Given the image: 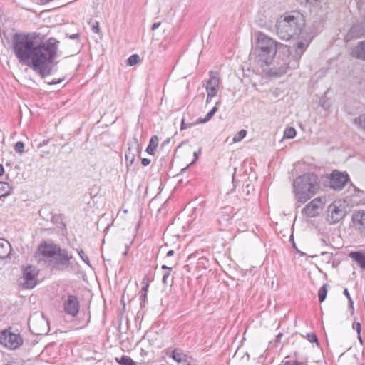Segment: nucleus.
<instances>
[{"label": "nucleus", "mask_w": 365, "mask_h": 365, "mask_svg": "<svg viewBox=\"0 0 365 365\" xmlns=\"http://www.w3.org/2000/svg\"><path fill=\"white\" fill-rule=\"evenodd\" d=\"M58 44L54 38L37 43L30 34H15L12 38V50L19 62L31 68L42 78L51 73Z\"/></svg>", "instance_id": "f257e3e1"}, {"label": "nucleus", "mask_w": 365, "mask_h": 365, "mask_svg": "<svg viewBox=\"0 0 365 365\" xmlns=\"http://www.w3.org/2000/svg\"><path fill=\"white\" fill-rule=\"evenodd\" d=\"M282 46L264 33L258 32L256 47L250 54V58L262 71H266V68L272 62L278 48Z\"/></svg>", "instance_id": "f03ea898"}, {"label": "nucleus", "mask_w": 365, "mask_h": 365, "mask_svg": "<svg viewBox=\"0 0 365 365\" xmlns=\"http://www.w3.org/2000/svg\"><path fill=\"white\" fill-rule=\"evenodd\" d=\"M293 189L297 201L304 204L318 192V177L313 173L300 175L294 180Z\"/></svg>", "instance_id": "7ed1b4c3"}, {"label": "nucleus", "mask_w": 365, "mask_h": 365, "mask_svg": "<svg viewBox=\"0 0 365 365\" xmlns=\"http://www.w3.org/2000/svg\"><path fill=\"white\" fill-rule=\"evenodd\" d=\"M275 27L277 35L279 38L289 40L300 34L304 27V22L299 14H286L277 20Z\"/></svg>", "instance_id": "20e7f679"}, {"label": "nucleus", "mask_w": 365, "mask_h": 365, "mask_svg": "<svg viewBox=\"0 0 365 365\" xmlns=\"http://www.w3.org/2000/svg\"><path fill=\"white\" fill-rule=\"evenodd\" d=\"M282 56L279 53L274 60L272 67L266 68L264 71L269 76L279 77L284 75L289 69H295L297 67L292 66L293 61L291 58V51L287 46H283Z\"/></svg>", "instance_id": "39448f33"}, {"label": "nucleus", "mask_w": 365, "mask_h": 365, "mask_svg": "<svg viewBox=\"0 0 365 365\" xmlns=\"http://www.w3.org/2000/svg\"><path fill=\"white\" fill-rule=\"evenodd\" d=\"M72 259L73 256L66 250L60 247L53 257L48 261V265L52 270L63 271L71 265Z\"/></svg>", "instance_id": "423d86ee"}, {"label": "nucleus", "mask_w": 365, "mask_h": 365, "mask_svg": "<svg viewBox=\"0 0 365 365\" xmlns=\"http://www.w3.org/2000/svg\"><path fill=\"white\" fill-rule=\"evenodd\" d=\"M346 214L344 202L336 200L329 205L327 211V220L334 225L341 220Z\"/></svg>", "instance_id": "0eeeda50"}, {"label": "nucleus", "mask_w": 365, "mask_h": 365, "mask_svg": "<svg viewBox=\"0 0 365 365\" xmlns=\"http://www.w3.org/2000/svg\"><path fill=\"white\" fill-rule=\"evenodd\" d=\"M0 344L10 349H16L23 344V339L20 334L5 329L0 333Z\"/></svg>", "instance_id": "6e6552de"}, {"label": "nucleus", "mask_w": 365, "mask_h": 365, "mask_svg": "<svg viewBox=\"0 0 365 365\" xmlns=\"http://www.w3.org/2000/svg\"><path fill=\"white\" fill-rule=\"evenodd\" d=\"M324 205V199L317 197L310 201L302 210V213L307 217H314L319 214V210Z\"/></svg>", "instance_id": "1a4fd4ad"}, {"label": "nucleus", "mask_w": 365, "mask_h": 365, "mask_svg": "<svg viewBox=\"0 0 365 365\" xmlns=\"http://www.w3.org/2000/svg\"><path fill=\"white\" fill-rule=\"evenodd\" d=\"M38 271L35 267L28 266L23 272V286L26 289H32L37 284Z\"/></svg>", "instance_id": "9d476101"}, {"label": "nucleus", "mask_w": 365, "mask_h": 365, "mask_svg": "<svg viewBox=\"0 0 365 365\" xmlns=\"http://www.w3.org/2000/svg\"><path fill=\"white\" fill-rule=\"evenodd\" d=\"M63 306V310L66 314L73 317L78 315L80 309V302L76 296L69 294L64 300Z\"/></svg>", "instance_id": "9b49d317"}, {"label": "nucleus", "mask_w": 365, "mask_h": 365, "mask_svg": "<svg viewBox=\"0 0 365 365\" xmlns=\"http://www.w3.org/2000/svg\"><path fill=\"white\" fill-rule=\"evenodd\" d=\"M220 78L212 71L210 72V78L205 84V89L207 93L206 103H207L212 98L215 97L219 89Z\"/></svg>", "instance_id": "f8f14e48"}, {"label": "nucleus", "mask_w": 365, "mask_h": 365, "mask_svg": "<svg viewBox=\"0 0 365 365\" xmlns=\"http://www.w3.org/2000/svg\"><path fill=\"white\" fill-rule=\"evenodd\" d=\"M349 179L348 174L334 170L330 179V186L335 190H341L346 185Z\"/></svg>", "instance_id": "ddd939ff"}, {"label": "nucleus", "mask_w": 365, "mask_h": 365, "mask_svg": "<svg viewBox=\"0 0 365 365\" xmlns=\"http://www.w3.org/2000/svg\"><path fill=\"white\" fill-rule=\"evenodd\" d=\"M351 222L354 230L361 236L365 237V211L359 210L354 212Z\"/></svg>", "instance_id": "4468645a"}, {"label": "nucleus", "mask_w": 365, "mask_h": 365, "mask_svg": "<svg viewBox=\"0 0 365 365\" xmlns=\"http://www.w3.org/2000/svg\"><path fill=\"white\" fill-rule=\"evenodd\" d=\"M59 248V246L54 244H41L38 247L37 253L49 260L53 257Z\"/></svg>", "instance_id": "2eb2a0df"}, {"label": "nucleus", "mask_w": 365, "mask_h": 365, "mask_svg": "<svg viewBox=\"0 0 365 365\" xmlns=\"http://www.w3.org/2000/svg\"><path fill=\"white\" fill-rule=\"evenodd\" d=\"M308 46V43L304 41H299L296 44V48L294 50V53L291 55V58L293 61L292 66L298 67L299 63V60L306 51Z\"/></svg>", "instance_id": "dca6fc26"}, {"label": "nucleus", "mask_w": 365, "mask_h": 365, "mask_svg": "<svg viewBox=\"0 0 365 365\" xmlns=\"http://www.w3.org/2000/svg\"><path fill=\"white\" fill-rule=\"evenodd\" d=\"M11 247L10 243L4 240L0 239V259H5L10 255Z\"/></svg>", "instance_id": "f3484780"}, {"label": "nucleus", "mask_w": 365, "mask_h": 365, "mask_svg": "<svg viewBox=\"0 0 365 365\" xmlns=\"http://www.w3.org/2000/svg\"><path fill=\"white\" fill-rule=\"evenodd\" d=\"M349 256L354 259L361 268L365 269V252H351Z\"/></svg>", "instance_id": "a211bd4d"}, {"label": "nucleus", "mask_w": 365, "mask_h": 365, "mask_svg": "<svg viewBox=\"0 0 365 365\" xmlns=\"http://www.w3.org/2000/svg\"><path fill=\"white\" fill-rule=\"evenodd\" d=\"M351 54L358 59L365 60V41L360 42L356 46Z\"/></svg>", "instance_id": "6ab92c4d"}, {"label": "nucleus", "mask_w": 365, "mask_h": 365, "mask_svg": "<svg viewBox=\"0 0 365 365\" xmlns=\"http://www.w3.org/2000/svg\"><path fill=\"white\" fill-rule=\"evenodd\" d=\"M142 283H143V287L141 289V296H140L141 307L145 305V303L147 299V293H148V287H149L147 276L144 277V278L143 279Z\"/></svg>", "instance_id": "aec40b11"}, {"label": "nucleus", "mask_w": 365, "mask_h": 365, "mask_svg": "<svg viewBox=\"0 0 365 365\" xmlns=\"http://www.w3.org/2000/svg\"><path fill=\"white\" fill-rule=\"evenodd\" d=\"M158 145V138L157 135H153L150 140L148 146L147 147L146 151L150 155H154L155 150Z\"/></svg>", "instance_id": "412c9836"}, {"label": "nucleus", "mask_w": 365, "mask_h": 365, "mask_svg": "<svg viewBox=\"0 0 365 365\" xmlns=\"http://www.w3.org/2000/svg\"><path fill=\"white\" fill-rule=\"evenodd\" d=\"M353 123L357 128L365 132V113L360 114L353 120Z\"/></svg>", "instance_id": "4be33fe9"}, {"label": "nucleus", "mask_w": 365, "mask_h": 365, "mask_svg": "<svg viewBox=\"0 0 365 365\" xmlns=\"http://www.w3.org/2000/svg\"><path fill=\"white\" fill-rule=\"evenodd\" d=\"M172 358L177 362L180 363L186 361L187 356L180 349H175L172 353Z\"/></svg>", "instance_id": "5701e85b"}, {"label": "nucleus", "mask_w": 365, "mask_h": 365, "mask_svg": "<svg viewBox=\"0 0 365 365\" xmlns=\"http://www.w3.org/2000/svg\"><path fill=\"white\" fill-rule=\"evenodd\" d=\"M11 187L9 183L0 182V198L6 197L11 194Z\"/></svg>", "instance_id": "b1692460"}, {"label": "nucleus", "mask_w": 365, "mask_h": 365, "mask_svg": "<svg viewBox=\"0 0 365 365\" xmlns=\"http://www.w3.org/2000/svg\"><path fill=\"white\" fill-rule=\"evenodd\" d=\"M115 361L120 365H137V364L128 356L123 355L121 357H116Z\"/></svg>", "instance_id": "393cba45"}, {"label": "nucleus", "mask_w": 365, "mask_h": 365, "mask_svg": "<svg viewBox=\"0 0 365 365\" xmlns=\"http://www.w3.org/2000/svg\"><path fill=\"white\" fill-rule=\"evenodd\" d=\"M322 1V0H298L301 5H303L309 9L319 6Z\"/></svg>", "instance_id": "a878e982"}, {"label": "nucleus", "mask_w": 365, "mask_h": 365, "mask_svg": "<svg viewBox=\"0 0 365 365\" xmlns=\"http://www.w3.org/2000/svg\"><path fill=\"white\" fill-rule=\"evenodd\" d=\"M247 135V130L242 129L237 132L233 137V143L240 142Z\"/></svg>", "instance_id": "bb28decb"}, {"label": "nucleus", "mask_w": 365, "mask_h": 365, "mask_svg": "<svg viewBox=\"0 0 365 365\" xmlns=\"http://www.w3.org/2000/svg\"><path fill=\"white\" fill-rule=\"evenodd\" d=\"M327 294V284H324L319 290L318 297L320 302H322L326 299Z\"/></svg>", "instance_id": "cd10ccee"}, {"label": "nucleus", "mask_w": 365, "mask_h": 365, "mask_svg": "<svg viewBox=\"0 0 365 365\" xmlns=\"http://www.w3.org/2000/svg\"><path fill=\"white\" fill-rule=\"evenodd\" d=\"M296 135V130L294 128H287L284 131V138L287 139L294 138Z\"/></svg>", "instance_id": "c85d7f7f"}, {"label": "nucleus", "mask_w": 365, "mask_h": 365, "mask_svg": "<svg viewBox=\"0 0 365 365\" xmlns=\"http://www.w3.org/2000/svg\"><path fill=\"white\" fill-rule=\"evenodd\" d=\"M140 61V57L138 54L131 55L127 60V65L133 66L137 64Z\"/></svg>", "instance_id": "c756f323"}, {"label": "nucleus", "mask_w": 365, "mask_h": 365, "mask_svg": "<svg viewBox=\"0 0 365 365\" xmlns=\"http://www.w3.org/2000/svg\"><path fill=\"white\" fill-rule=\"evenodd\" d=\"M197 124H200V123H198V119L193 122V123H186L185 122V119L184 118H182L181 120V123H180V130H185V129H187V128H190Z\"/></svg>", "instance_id": "7c9ffc66"}, {"label": "nucleus", "mask_w": 365, "mask_h": 365, "mask_svg": "<svg viewBox=\"0 0 365 365\" xmlns=\"http://www.w3.org/2000/svg\"><path fill=\"white\" fill-rule=\"evenodd\" d=\"M14 149L16 153L21 155L24 152V143L21 141L16 142Z\"/></svg>", "instance_id": "2f4dec72"}, {"label": "nucleus", "mask_w": 365, "mask_h": 365, "mask_svg": "<svg viewBox=\"0 0 365 365\" xmlns=\"http://www.w3.org/2000/svg\"><path fill=\"white\" fill-rule=\"evenodd\" d=\"M78 254L80 256L81 259L88 265H90L89 258L85 254L83 250H78Z\"/></svg>", "instance_id": "473e14b6"}, {"label": "nucleus", "mask_w": 365, "mask_h": 365, "mask_svg": "<svg viewBox=\"0 0 365 365\" xmlns=\"http://www.w3.org/2000/svg\"><path fill=\"white\" fill-rule=\"evenodd\" d=\"M214 116V114L211 113L210 110L205 117L204 118H198V123H205L208 122L212 117Z\"/></svg>", "instance_id": "72a5a7b5"}, {"label": "nucleus", "mask_w": 365, "mask_h": 365, "mask_svg": "<svg viewBox=\"0 0 365 365\" xmlns=\"http://www.w3.org/2000/svg\"><path fill=\"white\" fill-rule=\"evenodd\" d=\"M307 339L311 343L315 342V343L318 344L317 337L316 334L314 333H308L307 334Z\"/></svg>", "instance_id": "f704fd0d"}, {"label": "nucleus", "mask_w": 365, "mask_h": 365, "mask_svg": "<svg viewBox=\"0 0 365 365\" xmlns=\"http://www.w3.org/2000/svg\"><path fill=\"white\" fill-rule=\"evenodd\" d=\"M91 30L95 34H98L100 32L99 23L96 21L91 26Z\"/></svg>", "instance_id": "c9c22d12"}, {"label": "nucleus", "mask_w": 365, "mask_h": 365, "mask_svg": "<svg viewBox=\"0 0 365 365\" xmlns=\"http://www.w3.org/2000/svg\"><path fill=\"white\" fill-rule=\"evenodd\" d=\"M170 271H165V273L163 275L162 282L164 284H168V279L170 277Z\"/></svg>", "instance_id": "e433bc0d"}, {"label": "nucleus", "mask_w": 365, "mask_h": 365, "mask_svg": "<svg viewBox=\"0 0 365 365\" xmlns=\"http://www.w3.org/2000/svg\"><path fill=\"white\" fill-rule=\"evenodd\" d=\"M344 295L348 298V299H349V303H350V305L352 307V306H353L354 302H353V301H352V299H351V297H350V294H349V291H348V289H344Z\"/></svg>", "instance_id": "4c0bfd02"}, {"label": "nucleus", "mask_w": 365, "mask_h": 365, "mask_svg": "<svg viewBox=\"0 0 365 365\" xmlns=\"http://www.w3.org/2000/svg\"><path fill=\"white\" fill-rule=\"evenodd\" d=\"M353 328L356 330L358 334L361 332V324L359 322H355L353 324Z\"/></svg>", "instance_id": "58836bf2"}, {"label": "nucleus", "mask_w": 365, "mask_h": 365, "mask_svg": "<svg viewBox=\"0 0 365 365\" xmlns=\"http://www.w3.org/2000/svg\"><path fill=\"white\" fill-rule=\"evenodd\" d=\"M141 163L143 166H147L150 163V160L148 158H143Z\"/></svg>", "instance_id": "ea45409f"}, {"label": "nucleus", "mask_w": 365, "mask_h": 365, "mask_svg": "<svg viewBox=\"0 0 365 365\" xmlns=\"http://www.w3.org/2000/svg\"><path fill=\"white\" fill-rule=\"evenodd\" d=\"M200 154V150H199L197 152H194L193 155L195 157V160L192 163H190V165H192L193 163H195V162L197 160Z\"/></svg>", "instance_id": "a19ab883"}, {"label": "nucleus", "mask_w": 365, "mask_h": 365, "mask_svg": "<svg viewBox=\"0 0 365 365\" xmlns=\"http://www.w3.org/2000/svg\"><path fill=\"white\" fill-rule=\"evenodd\" d=\"M160 26V22H155V23H154V24L152 25L151 30H152V31H155V30H156L157 29H158Z\"/></svg>", "instance_id": "79ce46f5"}, {"label": "nucleus", "mask_w": 365, "mask_h": 365, "mask_svg": "<svg viewBox=\"0 0 365 365\" xmlns=\"http://www.w3.org/2000/svg\"><path fill=\"white\" fill-rule=\"evenodd\" d=\"M69 38H70L71 39H73V40H76V39H78H78H79V38H80V34H78V33H77V34H74L71 35V36H69Z\"/></svg>", "instance_id": "37998d69"}, {"label": "nucleus", "mask_w": 365, "mask_h": 365, "mask_svg": "<svg viewBox=\"0 0 365 365\" xmlns=\"http://www.w3.org/2000/svg\"><path fill=\"white\" fill-rule=\"evenodd\" d=\"M284 365H302L297 361H286Z\"/></svg>", "instance_id": "c03bdc74"}, {"label": "nucleus", "mask_w": 365, "mask_h": 365, "mask_svg": "<svg viewBox=\"0 0 365 365\" xmlns=\"http://www.w3.org/2000/svg\"><path fill=\"white\" fill-rule=\"evenodd\" d=\"M282 333H279L276 336V343H279L282 337Z\"/></svg>", "instance_id": "a18cd8bd"}, {"label": "nucleus", "mask_w": 365, "mask_h": 365, "mask_svg": "<svg viewBox=\"0 0 365 365\" xmlns=\"http://www.w3.org/2000/svg\"><path fill=\"white\" fill-rule=\"evenodd\" d=\"M61 81H62L61 79H58L56 81H52L51 82H48V84H49V85H55V84L61 83Z\"/></svg>", "instance_id": "49530a36"}, {"label": "nucleus", "mask_w": 365, "mask_h": 365, "mask_svg": "<svg viewBox=\"0 0 365 365\" xmlns=\"http://www.w3.org/2000/svg\"><path fill=\"white\" fill-rule=\"evenodd\" d=\"M173 255H174V250H169V251L167 252L166 256H167V257H171V256H173Z\"/></svg>", "instance_id": "de8ad7c7"}, {"label": "nucleus", "mask_w": 365, "mask_h": 365, "mask_svg": "<svg viewBox=\"0 0 365 365\" xmlns=\"http://www.w3.org/2000/svg\"><path fill=\"white\" fill-rule=\"evenodd\" d=\"M161 268H162L163 269H165L166 271H170V272H171V270H172V268H171V267H168V266H166V265H165V264H164V265H163Z\"/></svg>", "instance_id": "09e8293b"}, {"label": "nucleus", "mask_w": 365, "mask_h": 365, "mask_svg": "<svg viewBox=\"0 0 365 365\" xmlns=\"http://www.w3.org/2000/svg\"><path fill=\"white\" fill-rule=\"evenodd\" d=\"M217 109H218L217 107L215 106L212 108V110L210 111L212 113H213L215 115V113L217 112Z\"/></svg>", "instance_id": "8fccbe9b"}, {"label": "nucleus", "mask_w": 365, "mask_h": 365, "mask_svg": "<svg viewBox=\"0 0 365 365\" xmlns=\"http://www.w3.org/2000/svg\"><path fill=\"white\" fill-rule=\"evenodd\" d=\"M4 173V168L1 164H0V175H2Z\"/></svg>", "instance_id": "3c124183"}, {"label": "nucleus", "mask_w": 365, "mask_h": 365, "mask_svg": "<svg viewBox=\"0 0 365 365\" xmlns=\"http://www.w3.org/2000/svg\"><path fill=\"white\" fill-rule=\"evenodd\" d=\"M322 106L325 108H328L329 107V104L327 102H324L323 103H322Z\"/></svg>", "instance_id": "603ef678"}, {"label": "nucleus", "mask_w": 365, "mask_h": 365, "mask_svg": "<svg viewBox=\"0 0 365 365\" xmlns=\"http://www.w3.org/2000/svg\"><path fill=\"white\" fill-rule=\"evenodd\" d=\"M128 253V248L123 252V255L125 256Z\"/></svg>", "instance_id": "864d4df0"}, {"label": "nucleus", "mask_w": 365, "mask_h": 365, "mask_svg": "<svg viewBox=\"0 0 365 365\" xmlns=\"http://www.w3.org/2000/svg\"><path fill=\"white\" fill-rule=\"evenodd\" d=\"M358 338H359V340L360 341V342L362 343V339H361V337L360 336V334H359Z\"/></svg>", "instance_id": "5fc2aeb1"}, {"label": "nucleus", "mask_w": 365, "mask_h": 365, "mask_svg": "<svg viewBox=\"0 0 365 365\" xmlns=\"http://www.w3.org/2000/svg\"><path fill=\"white\" fill-rule=\"evenodd\" d=\"M170 141V139H168L163 144L168 143Z\"/></svg>", "instance_id": "6e6d98bb"}, {"label": "nucleus", "mask_w": 365, "mask_h": 365, "mask_svg": "<svg viewBox=\"0 0 365 365\" xmlns=\"http://www.w3.org/2000/svg\"><path fill=\"white\" fill-rule=\"evenodd\" d=\"M6 365H12V364H6Z\"/></svg>", "instance_id": "4d7b16f0"}]
</instances>
